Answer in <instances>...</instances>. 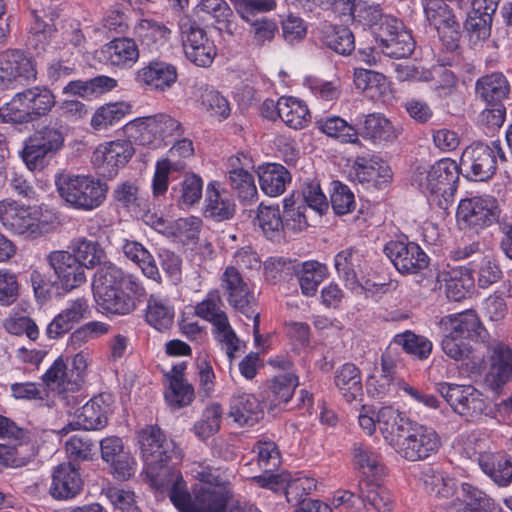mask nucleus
I'll list each match as a JSON object with an SVG mask.
<instances>
[{
    "mask_svg": "<svg viewBox=\"0 0 512 512\" xmlns=\"http://www.w3.org/2000/svg\"><path fill=\"white\" fill-rule=\"evenodd\" d=\"M136 80L149 90L165 91L176 82L177 70L167 62L151 61L137 71Z\"/></svg>",
    "mask_w": 512,
    "mask_h": 512,
    "instance_id": "27",
    "label": "nucleus"
},
{
    "mask_svg": "<svg viewBox=\"0 0 512 512\" xmlns=\"http://www.w3.org/2000/svg\"><path fill=\"white\" fill-rule=\"evenodd\" d=\"M134 33L142 45L151 51H158L169 42L172 30L155 19L142 18L136 23Z\"/></svg>",
    "mask_w": 512,
    "mask_h": 512,
    "instance_id": "34",
    "label": "nucleus"
},
{
    "mask_svg": "<svg viewBox=\"0 0 512 512\" xmlns=\"http://www.w3.org/2000/svg\"><path fill=\"white\" fill-rule=\"evenodd\" d=\"M69 247L72 255L79 260L84 269L100 267L107 261L104 249L96 241L78 237L71 241Z\"/></svg>",
    "mask_w": 512,
    "mask_h": 512,
    "instance_id": "42",
    "label": "nucleus"
},
{
    "mask_svg": "<svg viewBox=\"0 0 512 512\" xmlns=\"http://www.w3.org/2000/svg\"><path fill=\"white\" fill-rule=\"evenodd\" d=\"M323 40L329 48L342 55L349 54L355 47L353 33L343 26H325Z\"/></svg>",
    "mask_w": 512,
    "mask_h": 512,
    "instance_id": "54",
    "label": "nucleus"
},
{
    "mask_svg": "<svg viewBox=\"0 0 512 512\" xmlns=\"http://www.w3.org/2000/svg\"><path fill=\"white\" fill-rule=\"evenodd\" d=\"M134 154L132 143L128 140H115L100 144L93 152V163L104 173L114 175Z\"/></svg>",
    "mask_w": 512,
    "mask_h": 512,
    "instance_id": "21",
    "label": "nucleus"
},
{
    "mask_svg": "<svg viewBox=\"0 0 512 512\" xmlns=\"http://www.w3.org/2000/svg\"><path fill=\"white\" fill-rule=\"evenodd\" d=\"M350 175L368 188L380 189L392 179V170L381 159L357 157L351 167Z\"/></svg>",
    "mask_w": 512,
    "mask_h": 512,
    "instance_id": "23",
    "label": "nucleus"
},
{
    "mask_svg": "<svg viewBox=\"0 0 512 512\" xmlns=\"http://www.w3.org/2000/svg\"><path fill=\"white\" fill-rule=\"evenodd\" d=\"M146 295H135L124 288L105 291L95 296L97 304L107 313L114 315H128L136 308L138 302Z\"/></svg>",
    "mask_w": 512,
    "mask_h": 512,
    "instance_id": "35",
    "label": "nucleus"
},
{
    "mask_svg": "<svg viewBox=\"0 0 512 512\" xmlns=\"http://www.w3.org/2000/svg\"><path fill=\"white\" fill-rule=\"evenodd\" d=\"M458 179L456 161L443 158L433 165L418 166L412 176V185L426 196L431 205L448 209L454 201Z\"/></svg>",
    "mask_w": 512,
    "mask_h": 512,
    "instance_id": "4",
    "label": "nucleus"
},
{
    "mask_svg": "<svg viewBox=\"0 0 512 512\" xmlns=\"http://www.w3.org/2000/svg\"><path fill=\"white\" fill-rule=\"evenodd\" d=\"M109 404L104 395H98L90 399L74 414V421L65 426L61 431L68 433L71 430H97L107 424Z\"/></svg>",
    "mask_w": 512,
    "mask_h": 512,
    "instance_id": "22",
    "label": "nucleus"
},
{
    "mask_svg": "<svg viewBox=\"0 0 512 512\" xmlns=\"http://www.w3.org/2000/svg\"><path fill=\"white\" fill-rule=\"evenodd\" d=\"M81 489V476L72 463H62L54 469L49 488V493L54 499H72L80 493Z\"/></svg>",
    "mask_w": 512,
    "mask_h": 512,
    "instance_id": "26",
    "label": "nucleus"
},
{
    "mask_svg": "<svg viewBox=\"0 0 512 512\" xmlns=\"http://www.w3.org/2000/svg\"><path fill=\"white\" fill-rule=\"evenodd\" d=\"M175 308L170 299L159 294H151L145 308V321L149 326L164 333L174 324Z\"/></svg>",
    "mask_w": 512,
    "mask_h": 512,
    "instance_id": "32",
    "label": "nucleus"
},
{
    "mask_svg": "<svg viewBox=\"0 0 512 512\" xmlns=\"http://www.w3.org/2000/svg\"><path fill=\"white\" fill-rule=\"evenodd\" d=\"M202 108L218 120L226 119L230 115V106L227 99L218 91L205 88L200 97Z\"/></svg>",
    "mask_w": 512,
    "mask_h": 512,
    "instance_id": "64",
    "label": "nucleus"
},
{
    "mask_svg": "<svg viewBox=\"0 0 512 512\" xmlns=\"http://www.w3.org/2000/svg\"><path fill=\"white\" fill-rule=\"evenodd\" d=\"M293 271L298 279L302 294L307 297L314 296L319 285L328 276L327 267L313 260L295 263Z\"/></svg>",
    "mask_w": 512,
    "mask_h": 512,
    "instance_id": "36",
    "label": "nucleus"
},
{
    "mask_svg": "<svg viewBox=\"0 0 512 512\" xmlns=\"http://www.w3.org/2000/svg\"><path fill=\"white\" fill-rule=\"evenodd\" d=\"M229 416L240 426H252L263 416L261 403L255 395L237 390L230 399Z\"/></svg>",
    "mask_w": 512,
    "mask_h": 512,
    "instance_id": "28",
    "label": "nucleus"
},
{
    "mask_svg": "<svg viewBox=\"0 0 512 512\" xmlns=\"http://www.w3.org/2000/svg\"><path fill=\"white\" fill-rule=\"evenodd\" d=\"M353 81L356 89L370 98L382 94L387 85L386 77L383 74L362 68L354 70Z\"/></svg>",
    "mask_w": 512,
    "mask_h": 512,
    "instance_id": "53",
    "label": "nucleus"
},
{
    "mask_svg": "<svg viewBox=\"0 0 512 512\" xmlns=\"http://www.w3.org/2000/svg\"><path fill=\"white\" fill-rule=\"evenodd\" d=\"M278 24L275 19L268 17L257 18L251 23V43L255 47H263L271 43L278 33Z\"/></svg>",
    "mask_w": 512,
    "mask_h": 512,
    "instance_id": "63",
    "label": "nucleus"
},
{
    "mask_svg": "<svg viewBox=\"0 0 512 512\" xmlns=\"http://www.w3.org/2000/svg\"><path fill=\"white\" fill-rule=\"evenodd\" d=\"M475 89L477 96L487 104H502L510 91L508 81L501 73H492L479 78Z\"/></svg>",
    "mask_w": 512,
    "mask_h": 512,
    "instance_id": "39",
    "label": "nucleus"
},
{
    "mask_svg": "<svg viewBox=\"0 0 512 512\" xmlns=\"http://www.w3.org/2000/svg\"><path fill=\"white\" fill-rule=\"evenodd\" d=\"M466 507L470 512H504L500 505L483 491L465 484L462 487Z\"/></svg>",
    "mask_w": 512,
    "mask_h": 512,
    "instance_id": "61",
    "label": "nucleus"
},
{
    "mask_svg": "<svg viewBox=\"0 0 512 512\" xmlns=\"http://www.w3.org/2000/svg\"><path fill=\"white\" fill-rule=\"evenodd\" d=\"M190 473L198 481L192 494L177 490L173 505L179 512H226L232 496L230 476L226 470L205 463L194 462Z\"/></svg>",
    "mask_w": 512,
    "mask_h": 512,
    "instance_id": "1",
    "label": "nucleus"
},
{
    "mask_svg": "<svg viewBox=\"0 0 512 512\" xmlns=\"http://www.w3.org/2000/svg\"><path fill=\"white\" fill-rule=\"evenodd\" d=\"M456 218L462 228L483 229L497 219L496 201L488 196L463 199L458 205Z\"/></svg>",
    "mask_w": 512,
    "mask_h": 512,
    "instance_id": "16",
    "label": "nucleus"
},
{
    "mask_svg": "<svg viewBox=\"0 0 512 512\" xmlns=\"http://www.w3.org/2000/svg\"><path fill=\"white\" fill-rule=\"evenodd\" d=\"M361 134L373 142H388L397 138L398 129L382 114L372 113L365 116Z\"/></svg>",
    "mask_w": 512,
    "mask_h": 512,
    "instance_id": "47",
    "label": "nucleus"
},
{
    "mask_svg": "<svg viewBox=\"0 0 512 512\" xmlns=\"http://www.w3.org/2000/svg\"><path fill=\"white\" fill-rule=\"evenodd\" d=\"M436 391L455 413L468 421L480 417L487 407L483 394L471 385L440 382L436 384Z\"/></svg>",
    "mask_w": 512,
    "mask_h": 512,
    "instance_id": "10",
    "label": "nucleus"
},
{
    "mask_svg": "<svg viewBox=\"0 0 512 512\" xmlns=\"http://www.w3.org/2000/svg\"><path fill=\"white\" fill-rule=\"evenodd\" d=\"M505 159L500 141H491L490 144L475 141L463 151L461 164L469 177L476 181H485L495 174L498 161Z\"/></svg>",
    "mask_w": 512,
    "mask_h": 512,
    "instance_id": "9",
    "label": "nucleus"
},
{
    "mask_svg": "<svg viewBox=\"0 0 512 512\" xmlns=\"http://www.w3.org/2000/svg\"><path fill=\"white\" fill-rule=\"evenodd\" d=\"M384 253L401 274H416L428 266V256L414 242L389 241Z\"/></svg>",
    "mask_w": 512,
    "mask_h": 512,
    "instance_id": "17",
    "label": "nucleus"
},
{
    "mask_svg": "<svg viewBox=\"0 0 512 512\" xmlns=\"http://www.w3.org/2000/svg\"><path fill=\"white\" fill-rule=\"evenodd\" d=\"M179 29L186 57L197 66H210L216 56V47L206 31L189 17L180 19Z\"/></svg>",
    "mask_w": 512,
    "mask_h": 512,
    "instance_id": "11",
    "label": "nucleus"
},
{
    "mask_svg": "<svg viewBox=\"0 0 512 512\" xmlns=\"http://www.w3.org/2000/svg\"><path fill=\"white\" fill-rule=\"evenodd\" d=\"M317 128L329 137L336 138L343 143H356L358 132L344 119L338 116L323 117L316 121Z\"/></svg>",
    "mask_w": 512,
    "mask_h": 512,
    "instance_id": "51",
    "label": "nucleus"
},
{
    "mask_svg": "<svg viewBox=\"0 0 512 512\" xmlns=\"http://www.w3.org/2000/svg\"><path fill=\"white\" fill-rule=\"evenodd\" d=\"M90 362L91 351L84 347L75 352L68 362L58 357L43 374L42 380L47 387L57 392L64 405H76L82 401L81 390L86 382Z\"/></svg>",
    "mask_w": 512,
    "mask_h": 512,
    "instance_id": "3",
    "label": "nucleus"
},
{
    "mask_svg": "<svg viewBox=\"0 0 512 512\" xmlns=\"http://www.w3.org/2000/svg\"><path fill=\"white\" fill-rule=\"evenodd\" d=\"M112 197L118 207L131 212L140 211L144 204L139 187L130 181L119 183L113 190Z\"/></svg>",
    "mask_w": 512,
    "mask_h": 512,
    "instance_id": "55",
    "label": "nucleus"
},
{
    "mask_svg": "<svg viewBox=\"0 0 512 512\" xmlns=\"http://www.w3.org/2000/svg\"><path fill=\"white\" fill-rule=\"evenodd\" d=\"M334 384L346 403L363 400L362 374L356 365L345 363L338 367L334 373Z\"/></svg>",
    "mask_w": 512,
    "mask_h": 512,
    "instance_id": "29",
    "label": "nucleus"
},
{
    "mask_svg": "<svg viewBox=\"0 0 512 512\" xmlns=\"http://www.w3.org/2000/svg\"><path fill=\"white\" fill-rule=\"evenodd\" d=\"M130 105L124 102L110 103L96 110L91 118V126L103 130L120 122L129 112Z\"/></svg>",
    "mask_w": 512,
    "mask_h": 512,
    "instance_id": "56",
    "label": "nucleus"
},
{
    "mask_svg": "<svg viewBox=\"0 0 512 512\" xmlns=\"http://www.w3.org/2000/svg\"><path fill=\"white\" fill-rule=\"evenodd\" d=\"M230 165L233 167L229 171V181L234 190L237 191L238 196L243 201H253L257 196V188L254 181V176L248 169L238 167L240 158H230Z\"/></svg>",
    "mask_w": 512,
    "mask_h": 512,
    "instance_id": "49",
    "label": "nucleus"
},
{
    "mask_svg": "<svg viewBox=\"0 0 512 512\" xmlns=\"http://www.w3.org/2000/svg\"><path fill=\"white\" fill-rule=\"evenodd\" d=\"M64 142L65 134L60 125H44L24 140L20 157L30 171H42L62 150Z\"/></svg>",
    "mask_w": 512,
    "mask_h": 512,
    "instance_id": "6",
    "label": "nucleus"
},
{
    "mask_svg": "<svg viewBox=\"0 0 512 512\" xmlns=\"http://www.w3.org/2000/svg\"><path fill=\"white\" fill-rule=\"evenodd\" d=\"M259 184L262 191L271 197L281 195L291 181L289 171L281 164L266 163L258 168Z\"/></svg>",
    "mask_w": 512,
    "mask_h": 512,
    "instance_id": "37",
    "label": "nucleus"
},
{
    "mask_svg": "<svg viewBox=\"0 0 512 512\" xmlns=\"http://www.w3.org/2000/svg\"><path fill=\"white\" fill-rule=\"evenodd\" d=\"M23 94L33 121L47 116L56 105V96L47 86L29 87Z\"/></svg>",
    "mask_w": 512,
    "mask_h": 512,
    "instance_id": "41",
    "label": "nucleus"
},
{
    "mask_svg": "<svg viewBox=\"0 0 512 512\" xmlns=\"http://www.w3.org/2000/svg\"><path fill=\"white\" fill-rule=\"evenodd\" d=\"M146 478L151 487L158 491H168L170 501L173 503L174 493L179 490H186L187 484L182 474L170 468L166 463L146 465Z\"/></svg>",
    "mask_w": 512,
    "mask_h": 512,
    "instance_id": "31",
    "label": "nucleus"
},
{
    "mask_svg": "<svg viewBox=\"0 0 512 512\" xmlns=\"http://www.w3.org/2000/svg\"><path fill=\"white\" fill-rule=\"evenodd\" d=\"M352 18L363 26L369 27L375 36V30L377 27H380L384 23L385 19L393 17L384 15L379 4L359 1L356 3V8L353 12Z\"/></svg>",
    "mask_w": 512,
    "mask_h": 512,
    "instance_id": "60",
    "label": "nucleus"
},
{
    "mask_svg": "<svg viewBox=\"0 0 512 512\" xmlns=\"http://www.w3.org/2000/svg\"><path fill=\"white\" fill-rule=\"evenodd\" d=\"M222 407L218 403L209 404L203 411L201 418L194 424V433L205 440L217 433L222 421Z\"/></svg>",
    "mask_w": 512,
    "mask_h": 512,
    "instance_id": "57",
    "label": "nucleus"
},
{
    "mask_svg": "<svg viewBox=\"0 0 512 512\" xmlns=\"http://www.w3.org/2000/svg\"><path fill=\"white\" fill-rule=\"evenodd\" d=\"M391 345L401 347L407 354L419 360L427 359L433 347L432 342L428 338L417 335L409 330L396 334L391 341Z\"/></svg>",
    "mask_w": 512,
    "mask_h": 512,
    "instance_id": "50",
    "label": "nucleus"
},
{
    "mask_svg": "<svg viewBox=\"0 0 512 512\" xmlns=\"http://www.w3.org/2000/svg\"><path fill=\"white\" fill-rule=\"evenodd\" d=\"M0 119L5 123L25 124L33 122L23 91L0 107Z\"/></svg>",
    "mask_w": 512,
    "mask_h": 512,
    "instance_id": "58",
    "label": "nucleus"
},
{
    "mask_svg": "<svg viewBox=\"0 0 512 512\" xmlns=\"http://www.w3.org/2000/svg\"><path fill=\"white\" fill-rule=\"evenodd\" d=\"M436 281L439 289H444L447 298L456 302L464 299L474 285L469 270L461 266L443 267L438 271Z\"/></svg>",
    "mask_w": 512,
    "mask_h": 512,
    "instance_id": "25",
    "label": "nucleus"
},
{
    "mask_svg": "<svg viewBox=\"0 0 512 512\" xmlns=\"http://www.w3.org/2000/svg\"><path fill=\"white\" fill-rule=\"evenodd\" d=\"M375 40L380 44L385 55L394 58L409 56L415 47L412 35L395 17L385 19L384 23L377 27Z\"/></svg>",
    "mask_w": 512,
    "mask_h": 512,
    "instance_id": "15",
    "label": "nucleus"
},
{
    "mask_svg": "<svg viewBox=\"0 0 512 512\" xmlns=\"http://www.w3.org/2000/svg\"><path fill=\"white\" fill-rule=\"evenodd\" d=\"M512 356V349L503 343H498L493 348L491 367L486 375V382L493 389H499L509 381L512 369L508 365V358Z\"/></svg>",
    "mask_w": 512,
    "mask_h": 512,
    "instance_id": "38",
    "label": "nucleus"
},
{
    "mask_svg": "<svg viewBox=\"0 0 512 512\" xmlns=\"http://www.w3.org/2000/svg\"><path fill=\"white\" fill-rule=\"evenodd\" d=\"M438 325L443 334L467 340L485 341L488 336L478 315L472 310L446 315Z\"/></svg>",
    "mask_w": 512,
    "mask_h": 512,
    "instance_id": "20",
    "label": "nucleus"
},
{
    "mask_svg": "<svg viewBox=\"0 0 512 512\" xmlns=\"http://www.w3.org/2000/svg\"><path fill=\"white\" fill-rule=\"evenodd\" d=\"M90 312L89 301L84 297L67 301L64 309L47 326L48 337L56 339L67 333L76 323L88 318Z\"/></svg>",
    "mask_w": 512,
    "mask_h": 512,
    "instance_id": "24",
    "label": "nucleus"
},
{
    "mask_svg": "<svg viewBox=\"0 0 512 512\" xmlns=\"http://www.w3.org/2000/svg\"><path fill=\"white\" fill-rule=\"evenodd\" d=\"M124 255L133 261L149 279L161 283V275L152 254L139 242L125 240L122 245Z\"/></svg>",
    "mask_w": 512,
    "mask_h": 512,
    "instance_id": "43",
    "label": "nucleus"
},
{
    "mask_svg": "<svg viewBox=\"0 0 512 512\" xmlns=\"http://www.w3.org/2000/svg\"><path fill=\"white\" fill-rule=\"evenodd\" d=\"M481 470L498 486L507 487L512 483V457L503 452L478 453Z\"/></svg>",
    "mask_w": 512,
    "mask_h": 512,
    "instance_id": "30",
    "label": "nucleus"
},
{
    "mask_svg": "<svg viewBox=\"0 0 512 512\" xmlns=\"http://www.w3.org/2000/svg\"><path fill=\"white\" fill-rule=\"evenodd\" d=\"M235 212V204L219 185L211 182L206 188L205 213L218 221L231 218Z\"/></svg>",
    "mask_w": 512,
    "mask_h": 512,
    "instance_id": "44",
    "label": "nucleus"
},
{
    "mask_svg": "<svg viewBox=\"0 0 512 512\" xmlns=\"http://www.w3.org/2000/svg\"><path fill=\"white\" fill-rule=\"evenodd\" d=\"M54 178L59 196L72 208L91 211L106 199L107 184L93 176L60 171Z\"/></svg>",
    "mask_w": 512,
    "mask_h": 512,
    "instance_id": "5",
    "label": "nucleus"
},
{
    "mask_svg": "<svg viewBox=\"0 0 512 512\" xmlns=\"http://www.w3.org/2000/svg\"><path fill=\"white\" fill-rule=\"evenodd\" d=\"M363 262L362 254L351 248L340 251L334 258V265L338 275L352 287L359 284V275L362 273Z\"/></svg>",
    "mask_w": 512,
    "mask_h": 512,
    "instance_id": "46",
    "label": "nucleus"
},
{
    "mask_svg": "<svg viewBox=\"0 0 512 512\" xmlns=\"http://www.w3.org/2000/svg\"><path fill=\"white\" fill-rule=\"evenodd\" d=\"M298 377L293 372L279 374L270 380L267 399L271 407L286 405L298 386Z\"/></svg>",
    "mask_w": 512,
    "mask_h": 512,
    "instance_id": "48",
    "label": "nucleus"
},
{
    "mask_svg": "<svg viewBox=\"0 0 512 512\" xmlns=\"http://www.w3.org/2000/svg\"><path fill=\"white\" fill-rule=\"evenodd\" d=\"M194 312L196 316L212 323L213 326L228 318L223 310L220 291L217 289L210 290L205 298L197 303Z\"/></svg>",
    "mask_w": 512,
    "mask_h": 512,
    "instance_id": "52",
    "label": "nucleus"
},
{
    "mask_svg": "<svg viewBox=\"0 0 512 512\" xmlns=\"http://www.w3.org/2000/svg\"><path fill=\"white\" fill-rule=\"evenodd\" d=\"M132 126L139 133L140 142L154 148H158L169 139L180 137L184 133L182 124L165 113L137 118L132 122Z\"/></svg>",
    "mask_w": 512,
    "mask_h": 512,
    "instance_id": "12",
    "label": "nucleus"
},
{
    "mask_svg": "<svg viewBox=\"0 0 512 512\" xmlns=\"http://www.w3.org/2000/svg\"><path fill=\"white\" fill-rule=\"evenodd\" d=\"M219 281L220 289L227 303L247 318L253 319V331L257 340L259 337L260 315L256 311L257 300L254 292L234 265H228L223 269Z\"/></svg>",
    "mask_w": 512,
    "mask_h": 512,
    "instance_id": "8",
    "label": "nucleus"
},
{
    "mask_svg": "<svg viewBox=\"0 0 512 512\" xmlns=\"http://www.w3.org/2000/svg\"><path fill=\"white\" fill-rule=\"evenodd\" d=\"M194 399V388L187 380L171 379L165 391V400L173 408L189 405Z\"/></svg>",
    "mask_w": 512,
    "mask_h": 512,
    "instance_id": "62",
    "label": "nucleus"
},
{
    "mask_svg": "<svg viewBox=\"0 0 512 512\" xmlns=\"http://www.w3.org/2000/svg\"><path fill=\"white\" fill-rule=\"evenodd\" d=\"M47 260L64 290L71 291L86 282L85 269L71 252L52 251Z\"/></svg>",
    "mask_w": 512,
    "mask_h": 512,
    "instance_id": "19",
    "label": "nucleus"
},
{
    "mask_svg": "<svg viewBox=\"0 0 512 512\" xmlns=\"http://www.w3.org/2000/svg\"><path fill=\"white\" fill-rule=\"evenodd\" d=\"M137 441L145 466L181 458V453L176 449L174 442L167 439L156 425H147L141 429Z\"/></svg>",
    "mask_w": 512,
    "mask_h": 512,
    "instance_id": "13",
    "label": "nucleus"
},
{
    "mask_svg": "<svg viewBox=\"0 0 512 512\" xmlns=\"http://www.w3.org/2000/svg\"><path fill=\"white\" fill-rule=\"evenodd\" d=\"M425 2L426 18L439 34L446 30L457 33L459 25L452 10L443 0H428Z\"/></svg>",
    "mask_w": 512,
    "mask_h": 512,
    "instance_id": "45",
    "label": "nucleus"
},
{
    "mask_svg": "<svg viewBox=\"0 0 512 512\" xmlns=\"http://www.w3.org/2000/svg\"><path fill=\"white\" fill-rule=\"evenodd\" d=\"M254 224L258 225L263 233L272 239L284 228V217L282 218L279 207L261 204L258 207Z\"/></svg>",
    "mask_w": 512,
    "mask_h": 512,
    "instance_id": "59",
    "label": "nucleus"
},
{
    "mask_svg": "<svg viewBox=\"0 0 512 512\" xmlns=\"http://www.w3.org/2000/svg\"><path fill=\"white\" fill-rule=\"evenodd\" d=\"M278 117L293 129H302L311 120L307 105L291 96L278 99Z\"/></svg>",
    "mask_w": 512,
    "mask_h": 512,
    "instance_id": "40",
    "label": "nucleus"
},
{
    "mask_svg": "<svg viewBox=\"0 0 512 512\" xmlns=\"http://www.w3.org/2000/svg\"><path fill=\"white\" fill-rule=\"evenodd\" d=\"M381 424L385 442L408 461L425 460L441 447V438L432 427L412 421L399 410H384Z\"/></svg>",
    "mask_w": 512,
    "mask_h": 512,
    "instance_id": "2",
    "label": "nucleus"
},
{
    "mask_svg": "<svg viewBox=\"0 0 512 512\" xmlns=\"http://www.w3.org/2000/svg\"><path fill=\"white\" fill-rule=\"evenodd\" d=\"M36 78V64L31 57L17 49L0 51V89L13 88L18 82Z\"/></svg>",
    "mask_w": 512,
    "mask_h": 512,
    "instance_id": "14",
    "label": "nucleus"
},
{
    "mask_svg": "<svg viewBox=\"0 0 512 512\" xmlns=\"http://www.w3.org/2000/svg\"><path fill=\"white\" fill-rule=\"evenodd\" d=\"M101 55L112 66L130 68L137 62L139 50L134 40L117 38L102 47Z\"/></svg>",
    "mask_w": 512,
    "mask_h": 512,
    "instance_id": "33",
    "label": "nucleus"
},
{
    "mask_svg": "<svg viewBox=\"0 0 512 512\" xmlns=\"http://www.w3.org/2000/svg\"><path fill=\"white\" fill-rule=\"evenodd\" d=\"M0 222L12 234L32 239L49 230V223L43 219L38 207L27 206L10 199L0 201Z\"/></svg>",
    "mask_w": 512,
    "mask_h": 512,
    "instance_id": "7",
    "label": "nucleus"
},
{
    "mask_svg": "<svg viewBox=\"0 0 512 512\" xmlns=\"http://www.w3.org/2000/svg\"><path fill=\"white\" fill-rule=\"evenodd\" d=\"M93 287L95 296L105 293V291L124 288L126 291L135 295H146V289L139 278L134 275L125 274L113 263L106 261L95 273Z\"/></svg>",
    "mask_w": 512,
    "mask_h": 512,
    "instance_id": "18",
    "label": "nucleus"
}]
</instances>
